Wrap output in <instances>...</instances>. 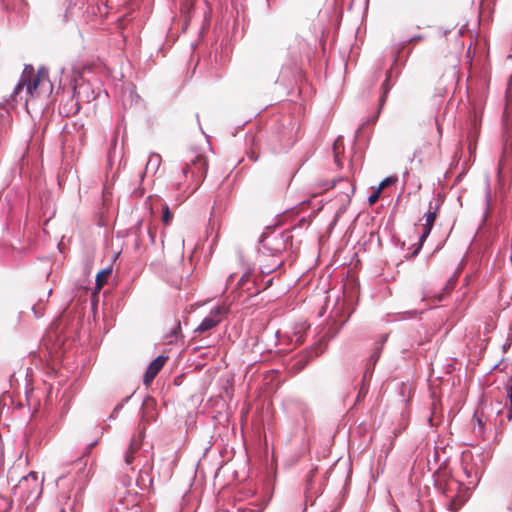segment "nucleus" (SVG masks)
<instances>
[{"label": "nucleus", "instance_id": "obj_20", "mask_svg": "<svg viewBox=\"0 0 512 512\" xmlns=\"http://www.w3.org/2000/svg\"><path fill=\"white\" fill-rule=\"evenodd\" d=\"M9 124V111L7 109H0V127L4 128Z\"/></svg>", "mask_w": 512, "mask_h": 512}, {"label": "nucleus", "instance_id": "obj_31", "mask_svg": "<svg viewBox=\"0 0 512 512\" xmlns=\"http://www.w3.org/2000/svg\"><path fill=\"white\" fill-rule=\"evenodd\" d=\"M245 277H246V274L242 275V277L240 279V283H242L244 281Z\"/></svg>", "mask_w": 512, "mask_h": 512}, {"label": "nucleus", "instance_id": "obj_8", "mask_svg": "<svg viewBox=\"0 0 512 512\" xmlns=\"http://www.w3.org/2000/svg\"><path fill=\"white\" fill-rule=\"evenodd\" d=\"M167 358H168L167 356L159 355L149 364V366L144 374V378H143L144 384L150 383L156 377V375L163 368Z\"/></svg>", "mask_w": 512, "mask_h": 512}, {"label": "nucleus", "instance_id": "obj_35", "mask_svg": "<svg viewBox=\"0 0 512 512\" xmlns=\"http://www.w3.org/2000/svg\"><path fill=\"white\" fill-rule=\"evenodd\" d=\"M62 477H59L58 479H56V484L59 482V480H61Z\"/></svg>", "mask_w": 512, "mask_h": 512}, {"label": "nucleus", "instance_id": "obj_22", "mask_svg": "<svg viewBox=\"0 0 512 512\" xmlns=\"http://www.w3.org/2000/svg\"><path fill=\"white\" fill-rule=\"evenodd\" d=\"M473 418L476 420L479 430L483 431L486 421L483 420L481 416H479L478 411L474 413Z\"/></svg>", "mask_w": 512, "mask_h": 512}, {"label": "nucleus", "instance_id": "obj_26", "mask_svg": "<svg viewBox=\"0 0 512 512\" xmlns=\"http://www.w3.org/2000/svg\"><path fill=\"white\" fill-rule=\"evenodd\" d=\"M423 37L421 35H416L409 39V42L415 41V40H421Z\"/></svg>", "mask_w": 512, "mask_h": 512}, {"label": "nucleus", "instance_id": "obj_30", "mask_svg": "<svg viewBox=\"0 0 512 512\" xmlns=\"http://www.w3.org/2000/svg\"><path fill=\"white\" fill-rule=\"evenodd\" d=\"M96 444H97V441H94V442L90 443L88 449H90L91 447L95 446Z\"/></svg>", "mask_w": 512, "mask_h": 512}, {"label": "nucleus", "instance_id": "obj_28", "mask_svg": "<svg viewBox=\"0 0 512 512\" xmlns=\"http://www.w3.org/2000/svg\"><path fill=\"white\" fill-rule=\"evenodd\" d=\"M454 504H455V500L453 499V500H451V502H450V510L456 511V510H457V508H454Z\"/></svg>", "mask_w": 512, "mask_h": 512}, {"label": "nucleus", "instance_id": "obj_6", "mask_svg": "<svg viewBox=\"0 0 512 512\" xmlns=\"http://www.w3.org/2000/svg\"><path fill=\"white\" fill-rule=\"evenodd\" d=\"M207 161L202 154L191 153L187 158L182 173L184 176L192 174L193 176H202L206 173Z\"/></svg>", "mask_w": 512, "mask_h": 512}, {"label": "nucleus", "instance_id": "obj_5", "mask_svg": "<svg viewBox=\"0 0 512 512\" xmlns=\"http://www.w3.org/2000/svg\"><path fill=\"white\" fill-rule=\"evenodd\" d=\"M228 312L229 309L225 305H219L213 308L210 311V314L200 322L195 331L198 333H203L214 328L222 321L223 316L227 315Z\"/></svg>", "mask_w": 512, "mask_h": 512}, {"label": "nucleus", "instance_id": "obj_23", "mask_svg": "<svg viewBox=\"0 0 512 512\" xmlns=\"http://www.w3.org/2000/svg\"><path fill=\"white\" fill-rule=\"evenodd\" d=\"M311 351H314V352H315V356H318V355H320V354H322V353H323L324 348H323L322 344L317 343V344H315V345L311 348Z\"/></svg>", "mask_w": 512, "mask_h": 512}, {"label": "nucleus", "instance_id": "obj_25", "mask_svg": "<svg viewBox=\"0 0 512 512\" xmlns=\"http://www.w3.org/2000/svg\"><path fill=\"white\" fill-rule=\"evenodd\" d=\"M294 335L296 337V339H295L296 344L303 343L304 338H303V335L300 332H295Z\"/></svg>", "mask_w": 512, "mask_h": 512}, {"label": "nucleus", "instance_id": "obj_24", "mask_svg": "<svg viewBox=\"0 0 512 512\" xmlns=\"http://www.w3.org/2000/svg\"><path fill=\"white\" fill-rule=\"evenodd\" d=\"M506 393H507V397L509 399L510 405L512 407V384H508L506 386Z\"/></svg>", "mask_w": 512, "mask_h": 512}, {"label": "nucleus", "instance_id": "obj_33", "mask_svg": "<svg viewBox=\"0 0 512 512\" xmlns=\"http://www.w3.org/2000/svg\"><path fill=\"white\" fill-rule=\"evenodd\" d=\"M130 398H131V396L126 397V398L124 399V402H128Z\"/></svg>", "mask_w": 512, "mask_h": 512}, {"label": "nucleus", "instance_id": "obj_14", "mask_svg": "<svg viewBox=\"0 0 512 512\" xmlns=\"http://www.w3.org/2000/svg\"><path fill=\"white\" fill-rule=\"evenodd\" d=\"M430 209L424 214L425 225L429 227H433V224L436 220L437 213L435 210H432V202L429 203Z\"/></svg>", "mask_w": 512, "mask_h": 512}, {"label": "nucleus", "instance_id": "obj_9", "mask_svg": "<svg viewBox=\"0 0 512 512\" xmlns=\"http://www.w3.org/2000/svg\"><path fill=\"white\" fill-rule=\"evenodd\" d=\"M398 182V178L397 176H388L386 178H384L380 183L379 185L377 186V188L374 190V192L368 197V203L370 205H373L375 204L378 199L380 198V195L382 193V191L393 185V184H396Z\"/></svg>", "mask_w": 512, "mask_h": 512}, {"label": "nucleus", "instance_id": "obj_11", "mask_svg": "<svg viewBox=\"0 0 512 512\" xmlns=\"http://www.w3.org/2000/svg\"><path fill=\"white\" fill-rule=\"evenodd\" d=\"M379 358H380V348H376L367 360L366 369H365L364 376H363L364 380L367 377H370L372 375L373 370H374Z\"/></svg>", "mask_w": 512, "mask_h": 512}, {"label": "nucleus", "instance_id": "obj_17", "mask_svg": "<svg viewBox=\"0 0 512 512\" xmlns=\"http://www.w3.org/2000/svg\"><path fill=\"white\" fill-rule=\"evenodd\" d=\"M282 265V261H276L271 265H261V273L269 275Z\"/></svg>", "mask_w": 512, "mask_h": 512}, {"label": "nucleus", "instance_id": "obj_21", "mask_svg": "<svg viewBox=\"0 0 512 512\" xmlns=\"http://www.w3.org/2000/svg\"><path fill=\"white\" fill-rule=\"evenodd\" d=\"M180 322L177 323V325L171 330L169 336L167 337L169 339V342L172 343L174 338H177L178 333L180 332Z\"/></svg>", "mask_w": 512, "mask_h": 512}, {"label": "nucleus", "instance_id": "obj_10", "mask_svg": "<svg viewBox=\"0 0 512 512\" xmlns=\"http://www.w3.org/2000/svg\"><path fill=\"white\" fill-rule=\"evenodd\" d=\"M161 165V156L157 153H150L149 159L146 163L145 172L142 173L141 177L143 178L145 173L155 174Z\"/></svg>", "mask_w": 512, "mask_h": 512}, {"label": "nucleus", "instance_id": "obj_18", "mask_svg": "<svg viewBox=\"0 0 512 512\" xmlns=\"http://www.w3.org/2000/svg\"><path fill=\"white\" fill-rule=\"evenodd\" d=\"M162 213H163V215H162V221H163V223H164L165 225L170 224V222H171V220H172V217H173V216H172V213H171V211H170V209H169V206H168L167 204H164V205L162 206Z\"/></svg>", "mask_w": 512, "mask_h": 512}, {"label": "nucleus", "instance_id": "obj_3", "mask_svg": "<svg viewBox=\"0 0 512 512\" xmlns=\"http://www.w3.org/2000/svg\"><path fill=\"white\" fill-rule=\"evenodd\" d=\"M505 142L503 146V156L512 154V76L509 79L506 91V107L503 118Z\"/></svg>", "mask_w": 512, "mask_h": 512}, {"label": "nucleus", "instance_id": "obj_29", "mask_svg": "<svg viewBox=\"0 0 512 512\" xmlns=\"http://www.w3.org/2000/svg\"><path fill=\"white\" fill-rule=\"evenodd\" d=\"M508 420H512V410H510L507 414Z\"/></svg>", "mask_w": 512, "mask_h": 512}, {"label": "nucleus", "instance_id": "obj_12", "mask_svg": "<svg viewBox=\"0 0 512 512\" xmlns=\"http://www.w3.org/2000/svg\"><path fill=\"white\" fill-rule=\"evenodd\" d=\"M112 273V268L107 267L98 272L95 279V289L100 290L106 283V277Z\"/></svg>", "mask_w": 512, "mask_h": 512}, {"label": "nucleus", "instance_id": "obj_4", "mask_svg": "<svg viewBox=\"0 0 512 512\" xmlns=\"http://www.w3.org/2000/svg\"><path fill=\"white\" fill-rule=\"evenodd\" d=\"M144 431L141 430L137 436H134L127 449L123 453V461L127 471H135L140 465V450L142 448Z\"/></svg>", "mask_w": 512, "mask_h": 512}, {"label": "nucleus", "instance_id": "obj_7", "mask_svg": "<svg viewBox=\"0 0 512 512\" xmlns=\"http://www.w3.org/2000/svg\"><path fill=\"white\" fill-rule=\"evenodd\" d=\"M262 249L264 251L270 252L272 255H276L282 252L286 245L285 241L281 235L276 233H271L269 235L264 236L261 239Z\"/></svg>", "mask_w": 512, "mask_h": 512}, {"label": "nucleus", "instance_id": "obj_32", "mask_svg": "<svg viewBox=\"0 0 512 512\" xmlns=\"http://www.w3.org/2000/svg\"><path fill=\"white\" fill-rule=\"evenodd\" d=\"M363 390H364V388H361V389H360V393H359L358 398H357L358 400H359V398H360L361 393L363 392Z\"/></svg>", "mask_w": 512, "mask_h": 512}, {"label": "nucleus", "instance_id": "obj_16", "mask_svg": "<svg viewBox=\"0 0 512 512\" xmlns=\"http://www.w3.org/2000/svg\"><path fill=\"white\" fill-rule=\"evenodd\" d=\"M340 146H342V139L341 137H338L333 144V152H334V158L335 163L338 167L341 166L340 159H339V153H340Z\"/></svg>", "mask_w": 512, "mask_h": 512}, {"label": "nucleus", "instance_id": "obj_2", "mask_svg": "<svg viewBox=\"0 0 512 512\" xmlns=\"http://www.w3.org/2000/svg\"><path fill=\"white\" fill-rule=\"evenodd\" d=\"M43 481L44 478L39 480L36 472H29L13 487V495L18 497L20 500L29 502L30 505H33L38 501L42 494Z\"/></svg>", "mask_w": 512, "mask_h": 512}, {"label": "nucleus", "instance_id": "obj_1", "mask_svg": "<svg viewBox=\"0 0 512 512\" xmlns=\"http://www.w3.org/2000/svg\"><path fill=\"white\" fill-rule=\"evenodd\" d=\"M25 88L26 94L33 96L34 93H38V90L49 91L52 89V84L48 79L47 70L40 68L36 75H34V68L29 65L23 70L18 84L15 86L11 97H15L19 92Z\"/></svg>", "mask_w": 512, "mask_h": 512}, {"label": "nucleus", "instance_id": "obj_15", "mask_svg": "<svg viewBox=\"0 0 512 512\" xmlns=\"http://www.w3.org/2000/svg\"><path fill=\"white\" fill-rule=\"evenodd\" d=\"M431 230H432V227L424 225L423 231H422V233H421V235L419 237V245L415 249V251L413 252L414 255L419 252V250L421 249V247L423 245V242L427 239V237L431 233Z\"/></svg>", "mask_w": 512, "mask_h": 512}, {"label": "nucleus", "instance_id": "obj_34", "mask_svg": "<svg viewBox=\"0 0 512 512\" xmlns=\"http://www.w3.org/2000/svg\"><path fill=\"white\" fill-rule=\"evenodd\" d=\"M149 235H150L151 241H152V242H154V237H153V235H152L151 233H149Z\"/></svg>", "mask_w": 512, "mask_h": 512}, {"label": "nucleus", "instance_id": "obj_19", "mask_svg": "<svg viewBox=\"0 0 512 512\" xmlns=\"http://www.w3.org/2000/svg\"><path fill=\"white\" fill-rule=\"evenodd\" d=\"M388 78H389V73H387L386 75V81L383 83L382 85V88H383V94L382 96L380 97V109H382L384 103H385V100H386V95L387 93L389 92L390 90V86L388 84Z\"/></svg>", "mask_w": 512, "mask_h": 512}, {"label": "nucleus", "instance_id": "obj_27", "mask_svg": "<svg viewBox=\"0 0 512 512\" xmlns=\"http://www.w3.org/2000/svg\"><path fill=\"white\" fill-rule=\"evenodd\" d=\"M122 407H123V403L118 404V405L114 408L113 413H117V412H118V410H120Z\"/></svg>", "mask_w": 512, "mask_h": 512}, {"label": "nucleus", "instance_id": "obj_13", "mask_svg": "<svg viewBox=\"0 0 512 512\" xmlns=\"http://www.w3.org/2000/svg\"><path fill=\"white\" fill-rule=\"evenodd\" d=\"M491 188H490V180L487 178L485 182V213L484 217H487L488 211L490 209V203H491Z\"/></svg>", "mask_w": 512, "mask_h": 512}]
</instances>
